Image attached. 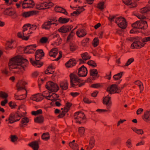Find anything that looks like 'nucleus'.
<instances>
[{
	"label": "nucleus",
	"instance_id": "nucleus-10",
	"mask_svg": "<svg viewBox=\"0 0 150 150\" xmlns=\"http://www.w3.org/2000/svg\"><path fill=\"white\" fill-rule=\"evenodd\" d=\"M36 47L35 44L28 45L24 49V52L26 54L34 53V51L36 50L35 48Z\"/></svg>",
	"mask_w": 150,
	"mask_h": 150
},
{
	"label": "nucleus",
	"instance_id": "nucleus-32",
	"mask_svg": "<svg viewBox=\"0 0 150 150\" xmlns=\"http://www.w3.org/2000/svg\"><path fill=\"white\" fill-rule=\"evenodd\" d=\"M25 35H23V36H22V34L21 32H19L17 33V36L19 38L22 39L23 40H28L29 38L30 35H28L27 36H25Z\"/></svg>",
	"mask_w": 150,
	"mask_h": 150
},
{
	"label": "nucleus",
	"instance_id": "nucleus-18",
	"mask_svg": "<svg viewBox=\"0 0 150 150\" xmlns=\"http://www.w3.org/2000/svg\"><path fill=\"white\" fill-rule=\"evenodd\" d=\"M111 97L109 95L104 98L103 100V103L106 105L110 106L112 104V102L110 101Z\"/></svg>",
	"mask_w": 150,
	"mask_h": 150
},
{
	"label": "nucleus",
	"instance_id": "nucleus-55",
	"mask_svg": "<svg viewBox=\"0 0 150 150\" xmlns=\"http://www.w3.org/2000/svg\"><path fill=\"white\" fill-rule=\"evenodd\" d=\"M43 97H45V98L47 100H51L52 101L54 100V98L53 96H52V95H49L47 96H43Z\"/></svg>",
	"mask_w": 150,
	"mask_h": 150
},
{
	"label": "nucleus",
	"instance_id": "nucleus-63",
	"mask_svg": "<svg viewBox=\"0 0 150 150\" xmlns=\"http://www.w3.org/2000/svg\"><path fill=\"white\" fill-rule=\"evenodd\" d=\"M18 139V137L16 135L11 136V141L13 142H14L16 141Z\"/></svg>",
	"mask_w": 150,
	"mask_h": 150
},
{
	"label": "nucleus",
	"instance_id": "nucleus-61",
	"mask_svg": "<svg viewBox=\"0 0 150 150\" xmlns=\"http://www.w3.org/2000/svg\"><path fill=\"white\" fill-rule=\"evenodd\" d=\"M116 17V16L110 15L108 18V19L110 22H112L114 21V19Z\"/></svg>",
	"mask_w": 150,
	"mask_h": 150
},
{
	"label": "nucleus",
	"instance_id": "nucleus-7",
	"mask_svg": "<svg viewBox=\"0 0 150 150\" xmlns=\"http://www.w3.org/2000/svg\"><path fill=\"white\" fill-rule=\"evenodd\" d=\"M45 87L51 92H56L59 89V87L57 83L51 81L47 82L45 85Z\"/></svg>",
	"mask_w": 150,
	"mask_h": 150
},
{
	"label": "nucleus",
	"instance_id": "nucleus-23",
	"mask_svg": "<svg viewBox=\"0 0 150 150\" xmlns=\"http://www.w3.org/2000/svg\"><path fill=\"white\" fill-rule=\"evenodd\" d=\"M90 75L94 77H97L98 78L100 76L98 74V71L97 69H94L90 70Z\"/></svg>",
	"mask_w": 150,
	"mask_h": 150
},
{
	"label": "nucleus",
	"instance_id": "nucleus-2",
	"mask_svg": "<svg viewBox=\"0 0 150 150\" xmlns=\"http://www.w3.org/2000/svg\"><path fill=\"white\" fill-rule=\"evenodd\" d=\"M2 14L7 16L10 17L12 19H15L18 17V15L16 10L12 7L6 8L3 11Z\"/></svg>",
	"mask_w": 150,
	"mask_h": 150
},
{
	"label": "nucleus",
	"instance_id": "nucleus-34",
	"mask_svg": "<svg viewBox=\"0 0 150 150\" xmlns=\"http://www.w3.org/2000/svg\"><path fill=\"white\" fill-rule=\"evenodd\" d=\"M131 129L138 134H142L144 133V132L142 129H138L135 127H132Z\"/></svg>",
	"mask_w": 150,
	"mask_h": 150
},
{
	"label": "nucleus",
	"instance_id": "nucleus-41",
	"mask_svg": "<svg viewBox=\"0 0 150 150\" xmlns=\"http://www.w3.org/2000/svg\"><path fill=\"white\" fill-rule=\"evenodd\" d=\"M99 40L97 38H95L93 41V45L94 47H96L99 44Z\"/></svg>",
	"mask_w": 150,
	"mask_h": 150
},
{
	"label": "nucleus",
	"instance_id": "nucleus-13",
	"mask_svg": "<svg viewBox=\"0 0 150 150\" xmlns=\"http://www.w3.org/2000/svg\"><path fill=\"white\" fill-rule=\"evenodd\" d=\"M69 77L70 78V83H71L73 85V82H74V81L81 82L82 81L77 75L73 73H71L70 74Z\"/></svg>",
	"mask_w": 150,
	"mask_h": 150
},
{
	"label": "nucleus",
	"instance_id": "nucleus-17",
	"mask_svg": "<svg viewBox=\"0 0 150 150\" xmlns=\"http://www.w3.org/2000/svg\"><path fill=\"white\" fill-rule=\"evenodd\" d=\"M116 84H112L110 87L107 88L106 91L110 94L114 93H119V92L116 91Z\"/></svg>",
	"mask_w": 150,
	"mask_h": 150
},
{
	"label": "nucleus",
	"instance_id": "nucleus-25",
	"mask_svg": "<svg viewBox=\"0 0 150 150\" xmlns=\"http://www.w3.org/2000/svg\"><path fill=\"white\" fill-rule=\"evenodd\" d=\"M49 20V21L51 23V25L52 24H55L56 26L58 24V23H56L57 20V18L54 17H50L48 18Z\"/></svg>",
	"mask_w": 150,
	"mask_h": 150
},
{
	"label": "nucleus",
	"instance_id": "nucleus-11",
	"mask_svg": "<svg viewBox=\"0 0 150 150\" xmlns=\"http://www.w3.org/2000/svg\"><path fill=\"white\" fill-rule=\"evenodd\" d=\"M73 28L72 25H63L59 28L58 31L59 32L65 33L69 32Z\"/></svg>",
	"mask_w": 150,
	"mask_h": 150
},
{
	"label": "nucleus",
	"instance_id": "nucleus-6",
	"mask_svg": "<svg viewBox=\"0 0 150 150\" xmlns=\"http://www.w3.org/2000/svg\"><path fill=\"white\" fill-rule=\"evenodd\" d=\"M133 28L142 29H146L148 27L147 23L146 21L143 20L137 21L132 24Z\"/></svg>",
	"mask_w": 150,
	"mask_h": 150
},
{
	"label": "nucleus",
	"instance_id": "nucleus-28",
	"mask_svg": "<svg viewBox=\"0 0 150 150\" xmlns=\"http://www.w3.org/2000/svg\"><path fill=\"white\" fill-rule=\"evenodd\" d=\"M51 25V23L50 22L48 21L42 25V28L45 29H49Z\"/></svg>",
	"mask_w": 150,
	"mask_h": 150
},
{
	"label": "nucleus",
	"instance_id": "nucleus-35",
	"mask_svg": "<svg viewBox=\"0 0 150 150\" xmlns=\"http://www.w3.org/2000/svg\"><path fill=\"white\" fill-rule=\"evenodd\" d=\"M69 146L74 150H79L78 145L77 144L69 143Z\"/></svg>",
	"mask_w": 150,
	"mask_h": 150
},
{
	"label": "nucleus",
	"instance_id": "nucleus-52",
	"mask_svg": "<svg viewBox=\"0 0 150 150\" xmlns=\"http://www.w3.org/2000/svg\"><path fill=\"white\" fill-rule=\"evenodd\" d=\"M75 35V33L74 32L73 30H72L67 37V40H69Z\"/></svg>",
	"mask_w": 150,
	"mask_h": 150
},
{
	"label": "nucleus",
	"instance_id": "nucleus-40",
	"mask_svg": "<svg viewBox=\"0 0 150 150\" xmlns=\"http://www.w3.org/2000/svg\"><path fill=\"white\" fill-rule=\"evenodd\" d=\"M13 44L12 42L8 41L7 42L6 44V49L7 50H8L9 49H12L13 48L12 46Z\"/></svg>",
	"mask_w": 150,
	"mask_h": 150
},
{
	"label": "nucleus",
	"instance_id": "nucleus-46",
	"mask_svg": "<svg viewBox=\"0 0 150 150\" xmlns=\"http://www.w3.org/2000/svg\"><path fill=\"white\" fill-rule=\"evenodd\" d=\"M87 64L93 67H96L97 66V64L96 62L93 61L91 60L88 61L87 62Z\"/></svg>",
	"mask_w": 150,
	"mask_h": 150
},
{
	"label": "nucleus",
	"instance_id": "nucleus-54",
	"mask_svg": "<svg viewBox=\"0 0 150 150\" xmlns=\"http://www.w3.org/2000/svg\"><path fill=\"white\" fill-rule=\"evenodd\" d=\"M9 105L11 109L16 108L17 106L16 104L14 103H13L12 101H10L9 103Z\"/></svg>",
	"mask_w": 150,
	"mask_h": 150
},
{
	"label": "nucleus",
	"instance_id": "nucleus-5",
	"mask_svg": "<svg viewBox=\"0 0 150 150\" xmlns=\"http://www.w3.org/2000/svg\"><path fill=\"white\" fill-rule=\"evenodd\" d=\"M44 56H42V54H39L35 53V61H33L32 58L30 59V62L33 66L36 67H40L43 64V63L40 62V60L42 57Z\"/></svg>",
	"mask_w": 150,
	"mask_h": 150
},
{
	"label": "nucleus",
	"instance_id": "nucleus-62",
	"mask_svg": "<svg viewBox=\"0 0 150 150\" xmlns=\"http://www.w3.org/2000/svg\"><path fill=\"white\" fill-rule=\"evenodd\" d=\"M79 132L81 134V135H83L84 133L85 129L83 127H80L79 129Z\"/></svg>",
	"mask_w": 150,
	"mask_h": 150
},
{
	"label": "nucleus",
	"instance_id": "nucleus-3",
	"mask_svg": "<svg viewBox=\"0 0 150 150\" xmlns=\"http://www.w3.org/2000/svg\"><path fill=\"white\" fill-rule=\"evenodd\" d=\"M146 43L143 42V38L141 37H136V40L131 44V48L133 49H137L144 47Z\"/></svg>",
	"mask_w": 150,
	"mask_h": 150
},
{
	"label": "nucleus",
	"instance_id": "nucleus-49",
	"mask_svg": "<svg viewBox=\"0 0 150 150\" xmlns=\"http://www.w3.org/2000/svg\"><path fill=\"white\" fill-rule=\"evenodd\" d=\"M70 50L71 51H74L78 48L77 46L74 44H70Z\"/></svg>",
	"mask_w": 150,
	"mask_h": 150
},
{
	"label": "nucleus",
	"instance_id": "nucleus-15",
	"mask_svg": "<svg viewBox=\"0 0 150 150\" xmlns=\"http://www.w3.org/2000/svg\"><path fill=\"white\" fill-rule=\"evenodd\" d=\"M39 13V12L36 11H32L27 12H25L22 13L21 16L25 18L36 15Z\"/></svg>",
	"mask_w": 150,
	"mask_h": 150
},
{
	"label": "nucleus",
	"instance_id": "nucleus-37",
	"mask_svg": "<svg viewBox=\"0 0 150 150\" xmlns=\"http://www.w3.org/2000/svg\"><path fill=\"white\" fill-rule=\"evenodd\" d=\"M150 116V112H148V111H146L144 113L142 118L143 119H145L146 120H150L149 119V117Z\"/></svg>",
	"mask_w": 150,
	"mask_h": 150
},
{
	"label": "nucleus",
	"instance_id": "nucleus-21",
	"mask_svg": "<svg viewBox=\"0 0 150 150\" xmlns=\"http://www.w3.org/2000/svg\"><path fill=\"white\" fill-rule=\"evenodd\" d=\"M68 83L67 80L61 82L60 83V86L62 90H66L68 88Z\"/></svg>",
	"mask_w": 150,
	"mask_h": 150
},
{
	"label": "nucleus",
	"instance_id": "nucleus-45",
	"mask_svg": "<svg viewBox=\"0 0 150 150\" xmlns=\"http://www.w3.org/2000/svg\"><path fill=\"white\" fill-rule=\"evenodd\" d=\"M42 113V110L41 109H39L36 111H33L32 112V114L33 115H37L38 114H41Z\"/></svg>",
	"mask_w": 150,
	"mask_h": 150
},
{
	"label": "nucleus",
	"instance_id": "nucleus-44",
	"mask_svg": "<svg viewBox=\"0 0 150 150\" xmlns=\"http://www.w3.org/2000/svg\"><path fill=\"white\" fill-rule=\"evenodd\" d=\"M126 145L128 148H131L132 146V140L130 139H128L126 142Z\"/></svg>",
	"mask_w": 150,
	"mask_h": 150
},
{
	"label": "nucleus",
	"instance_id": "nucleus-53",
	"mask_svg": "<svg viewBox=\"0 0 150 150\" xmlns=\"http://www.w3.org/2000/svg\"><path fill=\"white\" fill-rule=\"evenodd\" d=\"M132 1L130 3V4H129V7L130 8H132L136 7L137 6V4L135 1Z\"/></svg>",
	"mask_w": 150,
	"mask_h": 150
},
{
	"label": "nucleus",
	"instance_id": "nucleus-38",
	"mask_svg": "<svg viewBox=\"0 0 150 150\" xmlns=\"http://www.w3.org/2000/svg\"><path fill=\"white\" fill-rule=\"evenodd\" d=\"M8 96V94L5 92L3 91H0V97L1 98L6 99Z\"/></svg>",
	"mask_w": 150,
	"mask_h": 150
},
{
	"label": "nucleus",
	"instance_id": "nucleus-29",
	"mask_svg": "<svg viewBox=\"0 0 150 150\" xmlns=\"http://www.w3.org/2000/svg\"><path fill=\"white\" fill-rule=\"evenodd\" d=\"M150 11V7H145L141 8L140 9V12L143 14H146L147 12Z\"/></svg>",
	"mask_w": 150,
	"mask_h": 150
},
{
	"label": "nucleus",
	"instance_id": "nucleus-24",
	"mask_svg": "<svg viewBox=\"0 0 150 150\" xmlns=\"http://www.w3.org/2000/svg\"><path fill=\"white\" fill-rule=\"evenodd\" d=\"M95 140L93 138H91L90 140L88 146H87V150H91L94 147L95 145Z\"/></svg>",
	"mask_w": 150,
	"mask_h": 150
},
{
	"label": "nucleus",
	"instance_id": "nucleus-47",
	"mask_svg": "<svg viewBox=\"0 0 150 150\" xmlns=\"http://www.w3.org/2000/svg\"><path fill=\"white\" fill-rule=\"evenodd\" d=\"M81 82L74 81V82H73V85L71 83H70V88H77V86H79V83Z\"/></svg>",
	"mask_w": 150,
	"mask_h": 150
},
{
	"label": "nucleus",
	"instance_id": "nucleus-48",
	"mask_svg": "<svg viewBox=\"0 0 150 150\" xmlns=\"http://www.w3.org/2000/svg\"><path fill=\"white\" fill-rule=\"evenodd\" d=\"M102 86L100 83H94L92 84L91 87L94 88H98L101 87Z\"/></svg>",
	"mask_w": 150,
	"mask_h": 150
},
{
	"label": "nucleus",
	"instance_id": "nucleus-50",
	"mask_svg": "<svg viewBox=\"0 0 150 150\" xmlns=\"http://www.w3.org/2000/svg\"><path fill=\"white\" fill-rule=\"evenodd\" d=\"M134 61V59L133 58H130L129 59L127 62L124 65V67L130 65L131 63L133 62Z\"/></svg>",
	"mask_w": 150,
	"mask_h": 150
},
{
	"label": "nucleus",
	"instance_id": "nucleus-14",
	"mask_svg": "<svg viewBox=\"0 0 150 150\" xmlns=\"http://www.w3.org/2000/svg\"><path fill=\"white\" fill-rule=\"evenodd\" d=\"M77 64L76 59L74 58L70 59L65 64L66 67L67 68H71L75 66Z\"/></svg>",
	"mask_w": 150,
	"mask_h": 150
},
{
	"label": "nucleus",
	"instance_id": "nucleus-59",
	"mask_svg": "<svg viewBox=\"0 0 150 150\" xmlns=\"http://www.w3.org/2000/svg\"><path fill=\"white\" fill-rule=\"evenodd\" d=\"M22 8L23 9L28 8H31V6L28 5V4L26 3H23L22 5Z\"/></svg>",
	"mask_w": 150,
	"mask_h": 150
},
{
	"label": "nucleus",
	"instance_id": "nucleus-57",
	"mask_svg": "<svg viewBox=\"0 0 150 150\" xmlns=\"http://www.w3.org/2000/svg\"><path fill=\"white\" fill-rule=\"evenodd\" d=\"M123 2L126 5H129L132 1H138L139 0H122Z\"/></svg>",
	"mask_w": 150,
	"mask_h": 150
},
{
	"label": "nucleus",
	"instance_id": "nucleus-1",
	"mask_svg": "<svg viewBox=\"0 0 150 150\" xmlns=\"http://www.w3.org/2000/svg\"><path fill=\"white\" fill-rule=\"evenodd\" d=\"M28 61L23 58L21 56H17L10 59L8 63L10 70L14 72H18L21 71L23 72L25 71V67L27 66Z\"/></svg>",
	"mask_w": 150,
	"mask_h": 150
},
{
	"label": "nucleus",
	"instance_id": "nucleus-8",
	"mask_svg": "<svg viewBox=\"0 0 150 150\" xmlns=\"http://www.w3.org/2000/svg\"><path fill=\"white\" fill-rule=\"evenodd\" d=\"M21 116L17 112H13L9 115L8 123L12 124L20 120Z\"/></svg>",
	"mask_w": 150,
	"mask_h": 150
},
{
	"label": "nucleus",
	"instance_id": "nucleus-19",
	"mask_svg": "<svg viewBox=\"0 0 150 150\" xmlns=\"http://www.w3.org/2000/svg\"><path fill=\"white\" fill-rule=\"evenodd\" d=\"M77 35L79 38L85 36L86 34V30L82 29L79 28L78 29L76 33Z\"/></svg>",
	"mask_w": 150,
	"mask_h": 150
},
{
	"label": "nucleus",
	"instance_id": "nucleus-26",
	"mask_svg": "<svg viewBox=\"0 0 150 150\" xmlns=\"http://www.w3.org/2000/svg\"><path fill=\"white\" fill-rule=\"evenodd\" d=\"M69 20V18H66L60 17L59 18L58 21L59 23L65 24L68 22Z\"/></svg>",
	"mask_w": 150,
	"mask_h": 150
},
{
	"label": "nucleus",
	"instance_id": "nucleus-51",
	"mask_svg": "<svg viewBox=\"0 0 150 150\" xmlns=\"http://www.w3.org/2000/svg\"><path fill=\"white\" fill-rule=\"evenodd\" d=\"M48 69L49 72V74H52L54 72V68L52 66H50L48 67Z\"/></svg>",
	"mask_w": 150,
	"mask_h": 150
},
{
	"label": "nucleus",
	"instance_id": "nucleus-64",
	"mask_svg": "<svg viewBox=\"0 0 150 150\" xmlns=\"http://www.w3.org/2000/svg\"><path fill=\"white\" fill-rule=\"evenodd\" d=\"M62 8L61 7H59L57 6H56L55 7L54 10L56 12L61 13Z\"/></svg>",
	"mask_w": 150,
	"mask_h": 150
},
{
	"label": "nucleus",
	"instance_id": "nucleus-9",
	"mask_svg": "<svg viewBox=\"0 0 150 150\" xmlns=\"http://www.w3.org/2000/svg\"><path fill=\"white\" fill-rule=\"evenodd\" d=\"M88 74L87 68L84 65L79 68L78 69V75L79 77H86Z\"/></svg>",
	"mask_w": 150,
	"mask_h": 150
},
{
	"label": "nucleus",
	"instance_id": "nucleus-43",
	"mask_svg": "<svg viewBox=\"0 0 150 150\" xmlns=\"http://www.w3.org/2000/svg\"><path fill=\"white\" fill-rule=\"evenodd\" d=\"M29 122V120L27 117H24L21 120V122L24 125H27L26 124Z\"/></svg>",
	"mask_w": 150,
	"mask_h": 150
},
{
	"label": "nucleus",
	"instance_id": "nucleus-58",
	"mask_svg": "<svg viewBox=\"0 0 150 150\" xmlns=\"http://www.w3.org/2000/svg\"><path fill=\"white\" fill-rule=\"evenodd\" d=\"M35 53L39 54H42V56H44L45 55V54L43 50L41 49L37 50L35 52Z\"/></svg>",
	"mask_w": 150,
	"mask_h": 150
},
{
	"label": "nucleus",
	"instance_id": "nucleus-4",
	"mask_svg": "<svg viewBox=\"0 0 150 150\" xmlns=\"http://www.w3.org/2000/svg\"><path fill=\"white\" fill-rule=\"evenodd\" d=\"M74 117L76 122L80 124L84 122V120L86 119L84 113L81 111L76 112L74 114Z\"/></svg>",
	"mask_w": 150,
	"mask_h": 150
},
{
	"label": "nucleus",
	"instance_id": "nucleus-30",
	"mask_svg": "<svg viewBox=\"0 0 150 150\" xmlns=\"http://www.w3.org/2000/svg\"><path fill=\"white\" fill-rule=\"evenodd\" d=\"M118 26L122 29H125L127 27V22L126 19L121 22L118 25Z\"/></svg>",
	"mask_w": 150,
	"mask_h": 150
},
{
	"label": "nucleus",
	"instance_id": "nucleus-27",
	"mask_svg": "<svg viewBox=\"0 0 150 150\" xmlns=\"http://www.w3.org/2000/svg\"><path fill=\"white\" fill-rule=\"evenodd\" d=\"M44 118L42 115H40L34 119L35 122L39 123H42L44 121Z\"/></svg>",
	"mask_w": 150,
	"mask_h": 150
},
{
	"label": "nucleus",
	"instance_id": "nucleus-56",
	"mask_svg": "<svg viewBox=\"0 0 150 150\" xmlns=\"http://www.w3.org/2000/svg\"><path fill=\"white\" fill-rule=\"evenodd\" d=\"M48 38L46 37H43L40 39V42L42 43H45L48 40Z\"/></svg>",
	"mask_w": 150,
	"mask_h": 150
},
{
	"label": "nucleus",
	"instance_id": "nucleus-31",
	"mask_svg": "<svg viewBox=\"0 0 150 150\" xmlns=\"http://www.w3.org/2000/svg\"><path fill=\"white\" fill-rule=\"evenodd\" d=\"M123 72H121L113 76V78L115 80H117L120 79L123 75Z\"/></svg>",
	"mask_w": 150,
	"mask_h": 150
},
{
	"label": "nucleus",
	"instance_id": "nucleus-42",
	"mask_svg": "<svg viewBox=\"0 0 150 150\" xmlns=\"http://www.w3.org/2000/svg\"><path fill=\"white\" fill-rule=\"evenodd\" d=\"M104 2H100L98 4V8L101 10H103L104 8Z\"/></svg>",
	"mask_w": 150,
	"mask_h": 150
},
{
	"label": "nucleus",
	"instance_id": "nucleus-12",
	"mask_svg": "<svg viewBox=\"0 0 150 150\" xmlns=\"http://www.w3.org/2000/svg\"><path fill=\"white\" fill-rule=\"evenodd\" d=\"M27 84L26 82L23 81H18L16 85L17 90L18 91L25 89L26 91V94H27V90L25 88V86Z\"/></svg>",
	"mask_w": 150,
	"mask_h": 150
},
{
	"label": "nucleus",
	"instance_id": "nucleus-33",
	"mask_svg": "<svg viewBox=\"0 0 150 150\" xmlns=\"http://www.w3.org/2000/svg\"><path fill=\"white\" fill-rule=\"evenodd\" d=\"M41 138L42 139L44 140H47L50 138L49 134L48 132L44 133L41 136Z\"/></svg>",
	"mask_w": 150,
	"mask_h": 150
},
{
	"label": "nucleus",
	"instance_id": "nucleus-20",
	"mask_svg": "<svg viewBox=\"0 0 150 150\" xmlns=\"http://www.w3.org/2000/svg\"><path fill=\"white\" fill-rule=\"evenodd\" d=\"M58 51L57 48H54L49 52V54L50 57L55 58L58 53Z\"/></svg>",
	"mask_w": 150,
	"mask_h": 150
},
{
	"label": "nucleus",
	"instance_id": "nucleus-36",
	"mask_svg": "<svg viewBox=\"0 0 150 150\" xmlns=\"http://www.w3.org/2000/svg\"><path fill=\"white\" fill-rule=\"evenodd\" d=\"M81 56L83 59L85 61L90 59L91 57L90 56L88 55V54L87 52L82 54Z\"/></svg>",
	"mask_w": 150,
	"mask_h": 150
},
{
	"label": "nucleus",
	"instance_id": "nucleus-60",
	"mask_svg": "<svg viewBox=\"0 0 150 150\" xmlns=\"http://www.w3.org/2000/svg\"><path fill=\"white\" fill-rule=\"evenodd\" d=\"M48 2H45L42 4L43 6V9H46L50 8V7L48 6Z\"/></svg>",
	"mask_w": 150,
	"mask_h": 150
},
{
	"label": "nucleus",
	"instance_id": "nucleus-16",
	"mask_svg": "<svg viewBox=\"0 0 150 150\" xmlns=\"http://www.w3.org/2000/svg\"><path fill=\"white\" fill-rule=\"evenodd\" d=\"M31 99L32 100L37 102L41 101L43 99V95L38 93L33 95L31 97Z\"/></svg>",
	"mask_w": 150,
	"mask_h": 150
},
{
	"label": "nucleus",
	"instance_id": "nucleus-39",
	"mask_svg": "<svg viewBox=\"0 0 150 150\" xmlns=\"http://www.w3.org/2000/svg\"><path fill=\"white\" fill-rule=\"evenodd\" d=\"M125 19L122 17H119L116 18L115 20V22L118 25L120 24L121 22L124 20Z\"/></svg>",
	"mask_w": 150,
	"mask_h": 150
},
{
	"label": "nucleus",
	"instance_id": "nucleus-22",
	"mask_svg": "<svg viewBox=\"0 0 150 150\" xmlns=\"http://www.w3.org/2000/svg\"><path fill=\"white\" fill-rule=\"evenodd\" d=\"M28 145L31 147L34 150H38L39 147L38 144L34 141L28 144Z\"/></svg>",
	"mask_w": 150,
	"mask_h": 150
}]
</instances>
